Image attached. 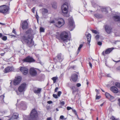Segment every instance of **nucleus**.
I'll return each instance as SVG.
<instances>
[{
    "mask_svg": "<svg viewBox=\"0 0 120 120\" xmlns=\"http://www.w3.org/2000/svg\"><path fill=\"white\" fill-rule=\"evenodd\" d=\"M58 87H56V88L55 90V92H57V90L58 89Z\"/></svg>",
    "mask_w": 120,
    "mask_h": 120,
    "instance_id": "nucleus-48",
    "label": "nucleus"
},
{
    "mask_svg": "<svg viewBox=\"0 0 120 120\" xmlns=\"http://www.w3.org/2000/svg\"><path fill=\"white\" fill-rule=\"evenodd\" d=\"M113 19L115 22H118V25H120V14L118 13L113 17Z\"/></svg>",
    "mask_w": 120,
    "mask_h": 120,
    "instance_id": "nucleus-10",
    "label": "nucleus"
},
{
    "mask_svg": "<svg viewBox=\"0 0 120 120\" xmlns=\"http://www.w3.org/2000/svg\"><path fill=\"white\" fill-rule=\"evenodd\" d=\"M99 36L98 35H97L95 37V38L96 40L98 39L99 38Z\"/></svg>",
    "mask_w": 120,
    "mask_h": 120,
    "instance_id": "nucleus-45",
    "label": "nucleus"
},
{
    "mask_svg": "<svg viewBox=\"0 0 120 120\" xmlns=\"http://www.w3.org/2000/svg\"><path fill=\"white\" fill-rule=\"evenodd\" d=\"M0 24H2L3 25H4V23H1V22H0Z\"/></svg>",
    "mask_w": 120,
    "mask_h": 120,
    "instance_id": "nucleus-61",
    "label": "nucleus"
},
{
    "mask_svg": "<svg viewBox=\"0 0 120 120\" xmlns=\"http://www.w3.org/2000/svg\"><path fill=\"white\" fill-rule=\"evenodd\" d=\"M38 116L37 112L35 109H33L31 111L30 117L29 120H33L35 119Z\"/></svg>",
    "mask_w": 120,
    "mask_h": 120,
    "instance_id": "nucleus-5",
    "label": "nucleus"
},
{
    "mask_svg": "<svg viewBox=\"0 0 120 120\" xmlns=\"http://www.w3.org/2000/svg\"><path fill=\"white\" fill-rule=\"evenodd\" d=\"M64 118V116L63 115L61 116L60 117V119H62Z\"/></svg>",
    "mask_w": 120,
    "mask_h": 120,
    "instance_id": "nucleus-50",
    "label": "nucleus"
},
{
    "mask_svg": "<svg viewBox=\"0 0 120 120\" xmlns=\"http://www.w3.org/2000/svg\"><path fill=\"white\" fill-rule=\"evenodd\" d=\"M91 35L90 34H88L87 36V38L88 41V43L89 44L91 40Z\"/></svg>",
    "mask_w": 120,
    "mask_h": 120,
    "instance_id": "nucleus-26",
    "label": "nucleus"
},
{
    "mask_svg": "<svg viewBox=\"0 0 120 120\" xmlns=\"http://www.w3.org/2000/svg\"><path fill=\"white\" fill-rule=\"evenodd\" d=\"M95 17L97 18H100L101 17V15L99 14H96L94 15Z\"/></svg>",
    "mask_w": 120,
    "mask_h": 120,
    "instance_id": "nucleus-33",
    "label": "nucleus"
},
{
    "mask_svg": "<svg viewBox=\"0 0 120 120\" xmlns=\"http://www.w3.org/2000/svg\"><path fill=\"white\" fill-rule=\"evenodd\" d=\"M47 102L49 104H50L52 103V101H48Z\"/></svg>",
    "mask_w": 120,
    "mask_h": 120,
    "instance_id": "nucleus-52",
    "label": "nucleus"
},
{
    "mask_svg": "<svg viewBox=\"0 0 120 120\" xmlns=\"http://www.w3.org/2000/svg\"><path fill=\"white\" fill-rule=\"evenodd\" d=\"M81 84L80 83H77L76 84V86L77 87H79L81 86Z\"/></svg>",
    "mask_w": 120,
    "mask_h": 120,
    "instance_id": "nucleus-44",
    "label": "nucleus"
},
{
    "mask_svg": "<svg viewBox=\"0 0 120 120\" xmlns=\"http://www.w3.org/2000/svg\"><path fill=\"white\" fill-rule=\"evenodd\" d=\"M20 70L24 75L27 74L28 72V70L25 67H22L20 68Z\"/></svg>",
    "mask_w": 120,
    "mask_h": 120,
    "instance_id": "nucleus-12",
    "label": "nucleus"
},
{
    "mask_svg": "<svg viewBox=\"0 0 120 120\" xmlns=\"http://www.w3.org/2000/svg\"><path fill=\"white\" fill-rule=\"evenodd\" d=\"M60 37L61 39L66 44H68L69 45V40L68 39V34L65 31L62 32L61 34Z\"/></svg>",
    "mask_w": 120,
    "mask_h": 120,
    "instance_id": "nucleus-4",
    "label": "nucleus"
},
{
    "mask_svg": "<svg viewBox=\"0 0 120 120\" xmlns=\"http://www.w3.org/2000/svg\"><path fill=\"white\" fill-rule=\"evenodd\" d=\"M83 46V45L82 44H80L79 48H78L77 50V54H78L81 48Z\"/></svg>",
    "mask_w": 120,
    "mask_h": 120,
    "instance_id": "nucleus-27",
    "label": "nucleus"
},
{
    "mask_svg": "<svg viewBox=\"0 0 120 120\" xmlns=\"http://www.w3.org/2000/svg\"><path fill=\"white\" fill-rule=\"evenodd\" d=\"M10 35L11 36H13V37H15V36L14 35H12V34H11Z\"/></svg>",
    "mask_w": 120,
    "mask_h": 120,
    "instance_id": "nucleus-58",
    "label": "nucleus"
},
{
    "mask_svg": "<svg viewBox=\"0 0 120 120\" xmlns=\"http://www.w3.org/2000/svg\"><path fill=\"white\" fill-rule=\"evenodd\" d=\"M19 106L21 107H23L22 109L24 110L26 109V104L23 101L21 102Z\"/></svg>",
    "mask_w": 120,
    "mask_h": 120,
    "instance_id": "nucleus-21",
    "label": "nucleus"
},
{
    "mask_svg": "<svg viewBox=\"0 0 120 120\" xmlns=\"http://www.w3.org/2000/svg\"><path fill=\"white\" fill-rule=\"evenodd\" d=\"M89 64L91 68L92 67V64L90 62H89Z\"/></svg>",
    "mask_w": 120,
    "mask_h": 120,
    "instance_id": "nucleus-51",
    "label": "nucleus"
},
{
    "mask_svg": "<svg viewBox=\"0 0 120 120\" xmlns=\"http://www.w3.org/2000/svg\"><path fill=\"white\" fill-rule=\"evenodd\" d=\"M103 103H102L101 105L100 106H103Z\"/></svg>",
    "mask_w": 120,
    "mask_h": 120,
    "instance_id": "nucleus-60",
    "label": "nucleus"
},
{
    "mask_svg": "<svg viewBox=\"0 0 120 120\" xmlns=\"http://www.w3.org/2000/svg\"><path fill=\"white\" fill-rule=\"evenodd\" d=\"M61 93H62V92L61 91H59L58 92V94H57V95H58V96L59 97L60 96V94H61Z\"/></svg>",
    "mask_w": 120,
    "mask_h": 120,
    "instance_id": "nucleus-38",
    "label": "nucleus"
},
{
    "mask_svg": "<svg viewBox=\"0 0 120 120\" xmlns=\"http://www.w3.org/2000/svg\"><path fill=\"white\" fill-rule=\"evenodd\" d=\"M28 23L26 21H24L22 23V26L23 29H27L28 28Z\"/></svg>",
    "mask_w": 120,
    "mask_h": 120,
    "instance_id": "nucleus-17",
    "label": "nucleus"
},
{
    "mask_svg": "<svg viewBox=\"0 0 120 120\" xmlns=\"http://www.w3.org/2000/svg\"><path fill=\"white\" fill-rule=\"evenodd\" d=\"M101 11L102 12H104L105 14L108 12V11H107L106 8H102L101 9Z\"/></svg>",
    "mask_w": 120,
    "mask_h": 120,
    "instance_id": "nucleus-28",
    "label": "nucleus"
},
{
    "mask_svg": "<svg viewBox=\"0 0 120 120\" xmlns=\"http://www.w3.org/2000/svg\"><path fill=\"white\" fill-rule=\"evenodd\" d=\"M52 79L53 81V83H55L56 82V77H54L52 78Z\"/></svg>",
    "mask_w": 120,
    "mask_h": 120,
    "instance_id": "nucleus-35",
    "label": "nucleus"
},
{
    "mask_svg": "<svg viewBox=\"0 0 120 120\" xmlns=\"http://www.w3.org/2000/svg\"><path fill=\"white\" fill-rule=\"evenodd\" d=\"M98 44L99 45H102V42L100 41H98Z\"/></svg>",
    "mask_w": 120,
    "mask_h": 120,
    "instance_id": "nucleus-43",
    "label": "nucleus"
},
{
    "mask_svg": "<svg viewBox=\"0 0 120 120\" xmlns=\"http://www.w3.org/2000/svg\"><path fill=\"white\" fill-rule=\"evenodd\" d=\"M116 86L119 88H120V83L118 82H116L115 83Z\"/></svg>",
    "mask_w": 120,
    "mask_h": 120,
    "instance_id": "nucleus-36",
    "label": "nucleus"
},
{
    "mask_svg": "<svg viewBox=\"0 0 120 120\" xmlns=\"http://www.w3.org/2000/svg\"><path fill=\"white\" fill-rule=\"evenodd\" d=\"M52 7L55 8L56 9V8L57 5L56 3V2H54L52 4Z\"/></svg>",
    "mask_w": 120,
    "mask_h": 120,
    "instance_id": "nucleus-29",
    "label": "nucleus"
},
{
    "mask_svg": "<svg viewBox=\"0 0 120 120\" xmlns=\"http://www.w3.org/2000/svg\"><path fill=\"white\" fill-rule=\"evenodd\" d=\"M95 91L97 92V95L99 93V90L96 89L95 90Z\"/></svg>",
    "mask_w": 120,
    "mask_h": 120,
    "instance_id": "nucleus-46",
    "label": "nucleus"
},
{
    "mask_svg": "<svg viewBox=\"0 0 120 120\" xmlns=\"http://www.w3.org/2000/svg\"><path fill=\"white\" fill-rule=\"evenodd\" d=\"M14 70V68L13 67H8L6 68L4 70L5 73L8 72L10 71H13Z\"/></svg>",
    "mask_w": 120,
    "mask_h": 120,
    "instance_id": "nucleus-19",
    "label": "nucleus"
},
{
    "mask_svg": "<svg viewBox=\"0 0 120 120\" xmlns=\"http://www.w3.org/2000/svg\"><path fill=\"white\" fill-rule=\"evenodd\" d=\"M18 114L17 113H14L11 118L10 119V120L12 119H17L18 117Z\"/></svg>",
    "mask_w": 120,
    "mask_h": 120,
    "instance_id": "nucleus-24",
    "label": "nucleus"
},
{
    "mask_svg": "<svg viewBox=\"0 0 120 120\" xmlns=\"http://www.w3.org/2000/svg\"><path fill=\"white\" fill-rule=\"evenodd\" d=\"M101 90L103 92H104V90H103L102 89H101Z\"/></svg>",
    "mask_w": 120,
    "mask_h": 120,
    "instance_id": "nucleus-64",
    "label": "nucleus"
},
{
    "mask_svg": "<svg viewBox=\"0 0 120 120\" xmlns=\"http://www.w3.org/2000/svg\"><path fill=\"white\" fill-rule=\"evenodd\" d=\"M42 14L43 16L44 15L48 12L46 8H43L41 9Z\"/></svg>",
    "mask_w": 120,
    "mask_h": 120,
    "instance_id": "nucleus-25",
    "label": "nucleus"
},
{
    "mask_svg": "<svg viewBox=\"0 0 120 120\" xmlns=\"http://www.w3.org/2000/svg\"><path fill=\"white\" fill-rule=\"evenodd\" d=\"M2 34L0 33V37H2Z\"/></svg>",
    "mask_w": 120,
    "mask_h": 120,
    "instance_id": "nucleus-59",
    "label": "nucleus"
},
{
    "mask_svg": "<svg viewBox=\"0 0 120 120\" xmlns=\"http://www.w3.org/2000/svg\"><path fill=\"white\" fill-rule=\"evenodd\" d=\"M68 27L69 30L72 31L74 29L75 27L74 23L72 19H68Z\"/></svg>",
    "mask_w": 120,
    "mask_h": 120,
    "instance_id": "nucleus-6",
    "label": "nucleus"
},
{
    "mask_svg": "<svg viewBox=\"0 0 120 120\" xmlns=\"http://www.w3.org/2000/svg\"><path fill=\"white\" fill-rule=\"evenodd\" d=\"M9 7L8 6L4 5L0 6V12L5 13L8 11Z\"/></svg>",
    "mask_w": 120,
    "mask_h": 120,
    "instance_id": "nucleus-7",
    "label": "nucleus"
},
{
    "mask_svg": "<svg viewBox=\"0 0 120 120\" xmlns=\"http://www.w3.org/2000/svg\"><path fill=\"white\" fill-rule=\"evenodd\" d=\"M34 10H35L34 8H33L32 9V12H33L34 13Z\"/></svg>",
    "mask_w": 120,
    "mask_h": 120,
    "instance_id": "nucleus-49",
    "label": "nucleus"
},
{
    "mask_svg": "<svg viewBox=\"0 0 120 120\" xmlns=\"http://www.w3.org/2000/svg\"><path fill=\"white\" fill-rule=\"evenodd\" d=\"M40 30L41 32H44V29L43 28L41 27L40 28Z\"/></svg>",
    "mask_w": 120,
    "mask_h": 120,
    "instance_id": "nucleus-37",
    "label": "nucleus"
},
{
    "mask_svg": "<svg viewBox=\"0 0 120 120\" xmlns=\"http://www.w3.org/2000/svg\"><path fill=\"white\" fill-rule=\"evenodd\" d=\"M21 80V77L20 76L16 78L13 81V83L15 85H16L19 84Z\"/></svg>",
    "mask_w": 120,
    "mask_h": 120,
    "instance_id": "nucleus-14",
    "label": "nucleus"
},
{
    "mask_svg": "<svg viewBox=\"0 0 120 120\" xmlns=\"http://www.w3.org/2000/svg\"><path fill=\"white\" fill-rule=\"evenodd\" d=\"M92 4L94 7L97 8L98 7V6L94 2H92Z\"/></svg>",
    "mask_w": 120,
    "mask_h": 120,
    "instance_id": "nucleus-30",
    "label": "nucleus"
},
{
    "mask_svg": "<svg viewBox=\"0 0 120 120\" xmlns=\"http://www.w3.org/2000/svg\"><path fill=\"white\" fill-rule=\"evenodd\" d=\"M110 90L115 93H117L118 92L117 88L115 86L112 87L110 88Z\"/></svg>",
    "mask_w": 120,
    "mask_h": 120,
    "instance_id": "nucleus-23",
    "label": "nucleus"
},
{
    "mask_svg": "<svg viewBox=\"0 0 120 120\" xmlns=\"http://www.w3.org/2000/svg\"><path fill=\"white\" fill-rule=\"evenodd\" d=\"M92 31L93 33L95 34H99V32L95 30H92Z\"/></svg>",
    "mask_w": 120,
    "mask_h": 120,
    "instance_id": "nucleus-32",
    "label": "nucleus"
},
{
    "mask_svg": "<svg viewBox=\"0 0 120 120\" xmlns=\"http://www.w3.org/2000/svg\"><path fill=\"white\" fill-rule=\"evenodd\" d=\"M113 48H109L106 49L105 51H104L102 53L104 56H105V54H109L113 49Z\"/></svg>",
    "mask_w": 120,
    "mask_h": 120,
    "instance_id": "nucleus-15",
    "label": "nucleus"
},
{
    "mask_svg": "<svg viewBox=\"0 0 120 120\" xmlns=\"http://www.w3.org/2000/svg\"><path fill=\"white\" fill-rule=\"evenodd\" d=\"M118 100L119 102L118 104L120 106V99H119Z\"/></svg>",
    "mask_w": 120,
    "mask_h": 120,
    "instance_id": "nucleus-54",
    "label": "nucleus"
},
{
    "mask_svg": "<svg viewBox=\"0 0 120 120\" xmlns=\"http://www.w3.org/2000/svg\"><path fill=\"white\" fill-rule=\"evenodd\" d=\"M78 79V75L75 73H74L72 74L70 79V80H72L74 82H76Z\"/></svg>",
    "mask_w": 120,
    "mask_h": 120,
    "instance_id": "nucleus-11",
    "label": "nucleus"
},
{
    "mask_svg": "<svg viewBox=\"0 0 120 120\" xmlns=\"http://www.w3.org/2000/svg\"><path fill=\"white\" fill-rule=\"evenodd\" d=\"M39 16H38V15H36V18L37 19V21L38 22V19L39 18Z\"/></svg>",
    "mask_w": 120,
    "mask_h": 120,
    "instance_id": "nucleus-55",
    "label": "nucleus"
},
{
    "mask_svg": "<svg viewBox=\"0 0 120 120\" xmlns=\"http://www.w3.org/2000/svg\"><path fill=\"white\" fill-rule=\"evenodd\" d=\"M26 87V85L25 83L23 82L22 83L19 87L18 90L20 92L24 91Z\"/></svg>",
    "mask_w": 120,
    "mask_h": 120,
    "instance_id": "nucleus-9",
    "label": "nucleus"
},
{
    "mask_svg": "<svg viewBox=\"0 0 120 120\" xmlns=\"http://www.w3.org/2000/svg\"><path fill=\"white\" fill-rule=\"evenodd\" d=\"M50 23H53L56 27H60L62 26L65 23L64 20L62 18L57 19L55 20H52L50 22Z\"/></svg>",
    "mask_w": 120,
    "mask_h": 120,
    "instance_id": "nucleus-2",
    "label": "nucleus"
},
{
    "mask_svg": "<svg viewBox=\"0 0 120 120\" xmlns=\"http://www.w3.org/2000/svg\"><path fill=\"white\" fill-rule=\"evenodd\" d=\"M12 32L15 34H16V32L15 31V30L14 29H13V30Z\"/></svg>",
    "mask_w": 120,
    "mask_h": 120,
    "instance_id": "nucleus-47",
    "label": "nucleus"
},
{
    "mask_svg": "<svg viewBox=\"0 0 120 120\" xmlns=\"http://www.w3.org/2000/svg\"><path fill=\"white\" fill-rule=\"evenodd\" d=\"M30 30H28L26 32L24 35L21 38L22 41L27 43L29 47H31L34 45V42L31 38V35L30 34Z\"/></svg>",
    "mask_w": 120,
    "mask_h": 120,
    "instance_id": "nucleus-1",
    "label": "nucleus"
},
{
    "mask_svg": "<svg viewBox=\"0 0 120 120\" xmlns=\"http://www.w3.org/2000/svg\"><path fill=\"white\" fill-rule=\"evenodd\" d=\"M47 120H52L51 117H49L47 118Z\"/></svg>",
    "mask_w": 120,
    "mask_h": 120,
    "instance_id": "nucleus-56",
    "label": "nucleus"
},
{
    "mask_svg": "<svg viewBox=\"0 0 120 120\" xmlns=\"http://www.w3.org/2000/svg\"><path fill=\"white\" fill-rule=\"evenodd\" d=\"M68 4L67 3H65L63 4L61 7V10L62 13L63 15L67 17L69 16L68 12Z\"/></svg>",
    "mask_w": 120,
    "mask_h": 120,
    "instance_id": "nucleus-3",
    "label": "nucleus"
},
{
    "mask_svg": "<svg viewBox=\"0 0 120 120\" xmlns=\"http://www.w3.org/2000/svg\"><path fill=\"white\" fill-rule=\"evenodd\" d=\"M7 38L6 36H3L2 38V39L4 41H5L7 40Z\"/></svg>",
    "mask_w": 120,
    "mask_h": 120,
    "instance_id": "nucleus-34",
    "label": "nucleus"
},
{
    "mask_svg": "<svg viewBox=\"0 0 120 120\" xmlns=\"http://www.w3.org/2000/svg\"><path fill=\"white\" fill-rule=\"evenodd\" d=\"M111 118L112 120H116L115 117L113 116H112Z\"/></svg>",
    "mask_w": 120,
    "mask_h": 120,
    "instance_id": "nucleus-41",
    "label": "nucleus"
},
{
    "mask_svg": "<svg viewBox=\"0 0 120 120\" xmlns=\"http://www.w3.org/2000/svg\"><path fill=\"white\" fill-rule=\"evenodd\" d=\"M72 112H73L74 113L75 115L76 116H77L78 117V116L77 114L76 110L75 109H72Z\"/></svg>",
    "mask_w": 120,
    "mask_h": 120,
    "instance_id": "nucleus-31",
    "label": "nucleus"
},
{
    "mask_svg": "<svg viewBox=\"0 0 120 120\" xmlns=\"http://www.w3.org/2000/svg\"><path fill=\"white\" fill-rule=\"evenodd\" d=\"M64 59L63 56L61 53H60L57 55L55 59H54V60L56 62H60L62 61Z\"/></svg>",
    "mask_w": 120,
    "mask_h": 120,
    "instance_id": "nucleus-8",
    "label": "nucleus"
},
{
    "mask_svg": "<svg viewBox=\"0 0 120 120\" xmlns=\"http://www.w3.org/2000/svg\"><path fill=\"white\" fill-rule=\"evenodd\" d=\"M56 110L57 111H59V110L57 108L56 109Z\"/></svg>",
    "mask_w": 120,
    "mask_h": 120,
    "instance_id": "nucleus-63",
    "label": "nucleus"
},
{
    "mask_svg": "<svg viewBox=\"0 0 120 120\" xmlns=\"http://www.w3.org/2000/svg\"><path fill=\"white\" fill-rule=\"evenodd\" d=\"M105 28L106 31L108 34H110L112 32V28L110 26L106 25L105 26Z\"/></svg>",
    "mask_w": 120,
    "mask_h": 120,
    "instance_id": "nucleus-18",
    "label": "nucleus"
},
{
    "mask_svg": "<svg viewBox=\"0 0 120 120\" xmlns=\"http://www.w3.org/2000/svg\"><path fill=\"white\" fill-rule=\"evenodd\" d=\"M60 103L61 105H64V101H63L61 102Z\"/></svg>",
    "mask_w": 120,
    "mask_h": 120,
    "instance_id": "nucleus-53",
    "label": "nucleus"
},
{
    "mask_svg": "<svg viewBox=\"0 0 120 120\" xmlns=\"http://www.w3.org/2000/svg\"><path fill=\"white\" fill-rule=\"evenodd\" d=\"M41 89L40 88H36L34 90V92L36 94H39L40 93Z\"/></svg>",
    "mask_w": 120,
    "mask_h": 120,
    "instance_id": "nucleus-22",
    "label": "nucleus"
},
{
    "mask_svg": "<svg viewBox=\"0 0 120 120\" xmlns=\"http://www.w3.org/2000/svg\"><path fill=\"white\" fill-rule=\"evenodd\" d=\"M118 69H119V70H120V67H119L118 68Z\"/></svg>",
    "mask_w": 120,
    "mask_h": 120,
    "instance_id": "nucleus-62",
    "label": "nucleus"
},
{
    "mask_svg": "<svg viewBox=\"0 0 120 120\" xmlns=\"http://www.w3.org/2000/svg\"><path fill=\"white\" fill-rule=\"evenodd\" d=\"M29 73L31 75L33 76H36L37 74L36 70L33 68H31L30 69Z\"/></svg>",
    "mask_w": 120,
    "mask_h": 120,
    "instance_id": "nucleus-13",
    "label": "nucleus"
},
{
    "mask_svg": "<svg viewBox=\"0 0 120 120\" xmlns=\"http://www.w3.org/2000/svg\"><path fill=\"white\" fill-rule=\"evenodd\" d=\"M113 61L114 62H116V63H117V62H119L120 61V60H118L117 61H115L114 60H113Z\"/></svg>",
    "mask_w": 120,
    "mask_h": 120,
    "instance_id": "nucleus-57",
    "label": "nucleus"
},
{
    "mask_svg": "<svg viewBox=\"0 0 120 120\" xmlns=\"http://www.w3.org/2000/svg\"><path fill=\"white\" fill-rule=\"evenodd\" d=\"M72 109V108L71 107H69V106H68L67 107V109L68 110H70L71 109Z\"/></svg>",
    "mask_w": 120,
    "mask_h": 120,
    "instance_id": "nucleus-42",
    "label": "nucleus"
},
{
    "mask_svg": "<svg viewBox=\"0 0 120 120\" xmlns=\"http://www.w3.org/2000/svg\"><path fill=\"white\" fill-rule=\"evenodd\" d=\"M53 96L55 98H58L56 94H53Z\"/></svg>",
    "mask_w": 120,
    "mask_h": 120,
    "instance_id": "nucleus-40",
    "label": "nucleus"
},
{
    "mask_svg": "<svg viewBox=\"0 0 120 120\" xmlns=\"http://www.w3.org/2000/svg\"><path fill=\"white\" fill-rule=\"evenodd\" d=\"M105 95L106 98L110 100H112L114 98V97L113 96H112L108 93H106Z\"/></svg>",
    "mask_w": 120,
    "mask_h": 120,
    "instance_id": "nucleus-20",
    "label": "nucleus"
},
{
    "mask_svg": "<svg viewBox=\"0 0 120 120\" xmlns=\"http://www.w3.org/2000/svg\"><path fill=\"white\" fill-rule=\"evenodd\" d=\"M101 97L99 96H97V95L96 96V99H99Z\"/></svg>",
    "mask_w": 120,
    "mask_h": 120,
    "instance_id": "nucleus-39",
    "label": "nucleus"
},
{
    "mask_svg": "<svg viewBox=\"0 0 120 120\" xmlns=\"http://www.w3.org/2000/svg\"><path fill=\"white\" fill-rule=\"evenodd\" d=\"M23 61L25 62H34V60L32 57L28 56L23 60Z\"/></svg>",
    "mask_w": 120,
    "mask_h": 120,
    "instance_id": "nucleus-16",
    "label": "nucleus"
}]
</instances>
